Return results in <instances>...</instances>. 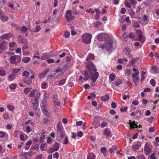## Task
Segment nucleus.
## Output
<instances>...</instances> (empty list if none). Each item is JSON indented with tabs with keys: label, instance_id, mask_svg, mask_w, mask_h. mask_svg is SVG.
Wrapping results in <instances>:
<instances>
[{
	"label": "nucleus",
	"instance_id": "obj_1",
	"mask_svg": "<svg viewBox=\"0 0 159 159\" xmlns=\"http://www.w3.org/2000/svg\"><path fill=\"white\" fill-rule=\"evenodd\" d=\"M86 69L84 71V79L87 80L91 78L92 81L95 83L99 76V73L96 72V67L91 61L85 62Z\"/></svg>",
	"mask_w": 159,
	"mask_h": 159
},
{
	"label": "nucleus",
	"instance_id": "obj_2",
	"mask_svg": "<svg viewBox=\"0 0 159 159\" xmlns=\"http://www.w3.org/2000/svg\"><path fill=\"white\" fill-rule=\"evenodd\" d=\"M40 95V92L39 90L37 91L35 97L32 98L31 99V102L33 104V108L35 110H36L39 106V99Z\"/></svg>",
	"mask_w": 159,
	"mask_h": 159
},
{
	"label": "nucleus",
	"instance_id": "obj_3",
	"mask_svg": "<svg viewBox=\"0 0 159 159\" xmlns=\"http://www.w3.org/2000/svg\"><path fill=\"white\" fill-rule=\"evenodd\" d=\"M57 129V135L58 137H60L61 138H64L66 135V134L63 128L61 122H58Z\"/></svg>",
	"mask_w": 159,
	"mask_h": 159
},
{
	"label": "nucleus",
	"instance_id": "obj_4",
	"mask_svg": "<svg viewBox=\"0 0 159 159\" xmlns=\"http://www.w3.org/2000/svg\"><path fill=\"white\" fill-rule=\"evenodd\" d=\"M83 42L86 43H89L91 42L92 35L88 33H85L82 36Z\"/></svg>",
	"mask_w": 159,
	"mask_h": 159
},
{
	"label": "nucleus",
	"instance_id": "obj_5",
	"mask_svg": "<svg viewBox=\"0 0 159 159\" xmlns=\"http://www.w3.org/2000/svg\"><path fill=\"white\" fill-rule=\"evenodd\" d=\"M21 57L18 55L11 56L10 57L11 62L13 64L17 65L21 60Z\"/></svg>",
	"mask_w": 159,
	"mask_h": 159
},
{
	"label": "nucleus",
	"instance_id": "obj_6",
	"mask_svg": "<svg viewBox=\"0 0 159 159\" xmlns=\"http://www.w3.org/2000/svg\"><path fill=\"white\" fill-rule=\"evenodd\" d=\"M152 149V146H150L148 143H146L144 148L145 154L146 155H148L151 152Z\"/></svg>",
	"mask_w": 159,
	"mask_h": 159
},
{
	"label": "nucleus",
	"instance_id": "obj_7",
	"mask_svg": "<svg viewBox=\"0 0 159 159\" xmlns=\"http://www.w3.org/2000/svg\"><path fill=\"white\" fill-rule=\"evenodd\" d=\"M108 37L107 34L105 33H101L98 35V39L100 41L106 40Z\"/></svg>",
	"mask_w": 159,
	"mask_h": 159
},
{
	"label": "nucleus",
	"instance_id": "obj_8",
	"mask_svg": "<svg viewBox=\"0 0 159 159\" xmlns=\"http://www.w3.org/2000/svg\"><path fill=\"white\" fill-rule=\"evenodd\" d=\"M66 18L67 21H69L74 19V17L72 15L71 12L70 10H67L66 11Z\"/></svg>",
	"mask_w": 159,
	"mask_h": 159
},
{
	"label": "nucleus",
	"instance_id": "obj_9",
	"mask_svg": "<svg viewBox=\"0 0 159 159\" xmlns=\"http://www.w3.org/2000/svg\"><path fill=\"white\" fill-rule=\"evenodd\" d=\"M137 35L139 38V40L141 42L143 43L145 40V39L142 36V32L141 31L137 30L136 31Z\"/></svg>",
	"mask_w": 159,
	"mask_h": 159
},
{
	"label": "nucleus",
	"instance_id": "obj_10",
	"mask_svg": "<svg viewBox=\"0 0 159 159\" xmlns=\"http://www.w3.org/2000/svg\"><path fill=\"white\" fill-rule=\"evenodd\" d=\"M112 43L111 40H107L106 41V48L107 51L110 50L112 47Z\"/></svg>",
	"mask_w": 159,
	"mask_h": 159
},
{
	"label": "nucleus",
	"instance_id": "obj_11",
	"mask_svg": "<svg viewBox=\"0 0 159 159\" xmlns=\"http://www.w3.org/2000/svg\"><path fill=\"white\" fill-rule=\"evenodd\" d=\"M12 34L11 33L4 34L2 35L1 36V39H9L12 36Z\"/></svg>",
	"mask_w": 159,
	"mask_h": 159
},
{
	"label": "nucleus",
	"instance_id": "obj_12",
	"mask_svg": "<svg viewBox=\"0 0 159 159\" xmlns=\"http://www.w3.org/2000/svg\"><path fill=\"white\" fill-rule=\"evenodd\" d=\"M103 134L106 135V137H108L111 136V131L109 130L108 128H105L103 130Z\"/></svg>",
	"mask_w": 159,
	"mask_h": 159
},
{
	"label": "nucleus",
	"instance_id": "obj_13",
	"mask_svg": "<svg viewBox=\"0 0 159 159\" xmlns=\"http://www.w3.org/2000/svg\"><path fill=\"white\" fill-rule=\"evenodd\" d=\"M59 148V143L57 142L55 143L53 145V149L51 148L50 150H53V151H52L51 152H53L55 151H57Z\"/></svg>",
	"mask_w": 159,
	"mask_h": 159
},
{
	"label": "nucleus",
	"instance_id": "obj_14",
	"mask_svg": "<svg viewBox=\"0 0 159 159\" xmlns=\"http://www.w3.org/2000/svg\"><path fill=\"white\" fill-rule=\"evenodd\" d=\"M94 56L93 54L91 53H89V55L86 58V60L87 62H88L89 61H91V60H94Z\"/></svg>",
	"mask_w": 159,
	"mask_h": 159
},
{
	"label": "nucleus",
	"instance_id": "obj_15",
	"mask_svg": "<svg viewBox=\"0 0 159 159\" xmlns=\"http://www.w3.org/2000/svg\"><path fill=\"white\" fill-rule=\"evenodd\" d=\"M129 125L130 127L132 129L137 128L138 127L137 125L135 123V122L134 121L132 122L130 120H129Z\"/></svg>",
	"mask_w": 159,
	"mask_h": 159
},
{
	"label": "nucleus",
	"instance_id": "obj_16",
	"mask_svg": "<svg viewBox=\"0 0 159 159\" xmlns=\"http://www.w3.org/2000/svg\"><path fill=\"white\" fill-rule=\"evenodd\" d=\"M148 20L147 16L146 15H144L143 17V20L140 21V23L143 24L145 23L146 24H147L148 23Z\"/></svg>",
	"mask_w": 159,
	"mask_h": 159
},
{
	"label": "nucleus",
	"instance_id": "obj_17",
	"mask_svg": "<svg viewBox=\"0 0 159 159\" xmlns=\"http://www.w3.org/2000/svg\"><path fill=\"white\" fill-rule=\"evenodd\" d=\"M24 82L27 84H30L32 83V80L30 79V78H25L24 79Z\"/></svg>",
	"mask_w": 159,
	"mask_h": 159
},
{
	"label": "nucleus",
	"instance_id": "obj_18",
	"mask_svg": "<svg viewBox=\"0 0 159 159\" xmlns=\"http://www.w3.org/2000/svg\"><path fill=\"white\" fill-rule=\"evenodd\" d=\"M66 80L64 79L62 80L56 82V85L58 86H61L64 84L66 82Z\"/></svg>",
	"mask_w": 159,
	"mask_h": 159
},
{
	"label": "nucleus",
	"instance_id": "obj_19",
	"mask_svg": "<svg viewBox=\"0 0 159 159\" xmlns=\"http://www.w3.org/2000/svg\"><path fill=\"white\" fill-rule=\"evenodd\" d=\"M46 133V132H44L40 133L39 134L40 135V142H43V139L45 138V134Z\"/></svg>",
	"mask_w": 159,
	"mask_h": 159
},
{
	"label": "nucleus",
	"instance_id": "obj_20",
	"mask_svg": "<svg viewBox=\"0 0 159 159\" xmlns=\"http://www.w3.org/2000/svg\"><path fill=\"white\" fill-rule=\"evenodd\" d=\"M6 47V43L3 41L0 44V49L2 50H5Z\"/></svg>",
	"mask_w": 159,
	"mask_h": 159
},
{
	"label": "nucleus",
	"instance_id": "obj_21",
	"mask_svg": "<svg viewBox=\"0 0 159 159\" xmlns=\"http://www.w3.org/2000/svg\"><path fill=\"white\" fill-rule=\"evenodd\" d=\"M109 98V96L108 95L106 94L104 96L101 97V100L103 102L107 101Z\"/></svg>",
	"mask_w": 159,
	"mask_h": 159
},
{
	"label": "nucleus",
	"instance_id": "obj_22",
	"mask_svg": "<svg viewBox=\"0 0 159 159\" xmlns=\"http://www.w3.org/2000/svg\"><path fill=\"white\" fill-rule=\"evenodd\" d=\"M96 156L93 153L89 154L87 156V159H95Z\"/></svg>",
	"mask_w": 159,
	"mask_h": 159
},
{
	"label": "nucleus",
	"instance_id": "obj_23",
	"mask_svg": "<svg viewBox=\"0 0 159 159\" xmlns=\"http://www.w3.org/2000/svg\"><path fill=\"white\" fill-rule=\"evenodd\" d=\"M95 11L96 12V15L95 16V19L98 20L99 19V15L100 14V10L98 9H95Z\"/></svg>",
	"mask_w": 159,
	"mask_h": 159
},
{
	"label": "nucleus",
	"instance_id": "obj_24",
	"mask_svg": "<svg viewBox=\"0 0 159 159\" xmlns=\"http://www.w3.org/2000/svg\"><path fill=\"white\" fill-rule=\"evenodd\" d=\"M101 152L103 154L104 156L105 157L107 155L106 151H107V148H106L105 147H103L101 148L100 150Z\"/></svg>",
	"mask_w": 159,
	"mask_h": 159
},
{
	"label": "nucleus",
	"instance_id": "obj_25",
	"mask_svg": "<svg viewBox=\"0 0 159 159\" xmlns=\"http://www.w3.org/2000/svg\"><path fill=\"white\" fill-rule=\"evenodd\" d=\"M22 61L25 63H28L30 60V57H24L22 58Z\"/></svg>",
	"mask_w": 159,
	"mask_h": 159
},
{
	"label": "nucleus",
	"instance_id": "obj_26",
	"mask_svg": "<svg viewBox=\"0 0 159 159\" xmlns=\"http://www.w3.org/2000/svg\"><path fill=\"white\" fill-rule=\"evenodd\" d=\"M129 48H125V53L126 54V55L128 56L129 57H132V56L130 54L129 52Z\"/></svg>",
	"mask_w": 159,
	"mask_h": 159
},
{
	"label": "nucleus",
	"instance_id": "obj_27",
	"mask_svg": "<svg viewBox=\"0 0 159 159\" xmlns=\"http://www.w3.org/2000/svg\"><path fill=\"white\" fill-rule=\"evenodd\" d=\"M138 113L139 114V116L142 115V113L140 111L137 110L135 111L132 112L131 113V115L133 116H134L137 115V114Z\"/></svg>",
	"mask_w": 159,
	"mask_h": 159
},
{
	"label": "nucleus",
	"instance_id": "obj_28",
	"mask_svg": "<svg viewBox=\"0 0 159 159\" xmlns=\"http://www.w3.org/2000/svg\"><path fill=\"white\" fill-rule=\"evenodd\" d=\"M117 146H113L111 148H110L109 150V152L110 153H114L115 151L117 149Z\"/></svg>",
	"mask_w": 159,
	"mask_h": 159
},
{
	"label": "nucleus",
	"instance_id": "obj_29",
	"mask_svg": "<svg viewBox=\"0 0 159 159\" xmlns=\"http://www.w3.org/2000/svg\"><path fill=\"white\" fill-rule=\"evenodd\" d=\"M5 75V70L2 68L0 67V75L4 76Z\"/></svg>",
	"mask_w": 159,
	"mask_h": 159
},
{
	"label": "nucleus",
	"instance_id": "obj_30",
	"mask_svg": "<svg viewBox=\"0 0 159 159\" xmlns=\"http://www.w3.org/2000/svg\"><path fill=\"white\" fill-rule=\"evenodd\" d=\"M133 80L135 85H137V84L139 82L140 79L139 77L137 76V77L134 78Z\"/></svg>",
	"mask_w": 159,
	"mask_h": 159
},
{
	"label": "nucleus",
	"instance_id": "obj_31",
	"mask_svg": "<svg viewBox=\"0 0 159 159\" xmlns=\"http://www.w3.org/2000/svg\"><path fill=\"white\" fill-rule=\"evenodd\" d=\"M35 91L36 90L35 89H33L30 92V93L28 95V96L29 97H34Z\"/></svg>",
	"mask_w": 159,
	"mask_h": 159
},
{
	"label": "nucleus",
	"instance_id": "obj_32",
	"mask_svg": "<svg viewBox=\"0 0 159 159\" xmlns=\"http://www.w3.org/2000/svg\"><path fill=\"white\" fill-rule=\"evenodd\" d=\"M116 78V76L114 74L111 73L109 75V79L111 81H113Z\"/></svg>",
	"mask_w": 159,
	"mask_h": 159
},
{
	"label": "nucleus",
	"instance_id": "obj_33",
	"mask_svg": "<svg viewBox=\"0 0 159 159\" xmlns=\"http://www.w3.org/2000/svg\"><path fill=\"white\" fill-rule=\"evenodd\" d=\"M40 107L42 110V111L45 109V110H47L46 108V104H44L43 102H42V103L40 104Z\"/></svg>",
	"mask_w": 159,
	"mask_h": 159
},
{
	"label": "nucleus",
	"instance_id": "obj_34",
	"mask_svg": "<svg viewBox=\"0 0 159 159\" xmlns=\"http://www.w3.org/2000/svg\"><path fill=\"white\" fill-rule=\"evenodd\" d=\"M151 69L153 70V73H156L159 72L157 67L155 66H153L152 67Z\"/></svg>",
	"mask_w": 159,
	"mask_h": 159
},
{
	"label": "nucleus",
	"instance_id": "obj_35",
	"mask_svg": "<svg viewBox=\"0 0 159 159\" xmlns=\"http://www.w3.org/2000/svg\"><path fill=\"white\" fill-rule=\"evenodd\" d=\"M108 125V123L107 122L103 121L101 124V126L102 128H103L107 126Z\"/></svg>",
	"mask_w": 159,
	"mask_h": 159
},
{
	"label": "nucleus",
	"instance_id": "obj_36",
	"mask_svg": "<svg viewBox=\"0 0 159 159\" xmlns=\"http://www.w3.org/2000/svg\"><path fill=\"white\" fill-rule=\"evenodd\" d=\"M1 19L2 22H5L7 21L8 20V18L7 16H3L1 17Z\"/></svg>",
	"mask_w": 159,
	"mask_h": 159
},
{
	"label": "nucleus",
	"instance_id": "obj_37",
	"mask_svg": "<svg viewBox=\"0 0 159 159\" xmlns=\"http://www.w3.org/2000/svg\"><path fill=\"white\" fill-rule=\"evenodd\" d=\"M122 83V81L120 79H119L117 80L115 82V84L116 86H118L119 85L121 84Z\"/></svg>",
	"mask_w": 159,
	"mask_h": 159
},
{
	"label": "nucleus",
	"instance_id": "obj_38",
	"mask_svg": "<svg viewBox=\"0 0 159 159\" xmlns=\"http://www.w3.org/2000/svg\"><path fill=\"white\" fill-rule=\"evenodd\" d=\"M106 41L104 43L100 44L99 46V47L103 49L104 48H106Z\"/></svg>",
	"mask_w": 159,
	"mask_h": 159
},
{
	"label": "nucleus",
	"instance_id": "obj_39",
	"mask_svg": "<svg viewBox=\"0 0 159 159\" xmlns=\"http://www.w3.org/2000/svg\"><path fill=\"white\" fill-rule=\"evenodd\" d=\"M29 75V72L27 70H25L22 73V75L25 77H27Z\"/></svg>",
	"mask_w": 159,
	"mask_h": 159
},
{
	"label": "nucleus",
	"instance_id": "obj_40",
	"mask_svg": "<svg viewBox=\"0 0 159 159\" xmlns=\"http://www.w3.org/2000/svg\"><path fill=\"white\" fill-rule=\"evenodd\" d=\"M43 112L45 114V116H47V117L48 118H50V115L48 112L47 111V110H45L44 109L43 111Z\"/></svg>",
	"mask_w": 159,
	"mask_h": 159
},
{
	"label": "nucleus",
	"instance_id": "obj_41",
	"mask_svg": "<svg viewBox=\"0 0 159 159\" xmlns=\"http://www.w3.org/2000/svg\"><path fill=\"white\" fill-rule=\"evenodd\" d=\"M22 51L23 55L27 56L28 55H29L30 53V52L28 50L23 49Z\"/></svg>",
	"mask_w": 159,
	"mask_h": 159
},
{
	"label": "nucleus",
	"instance_id": "obj_42",
	"mask_svg": "<svg viewBox=\"0 0 159 159\" xmlns=\"http://www.w3.org/2000/svg\"><path fill=\"white\" fill-rule=\"evenodd\" d=\"M135 35L134 33H129L128 35V37L131 39H132L135 37Z\"/></svg>",
	"mask_w": 159,
	"mask_h": 159
},
{
	"label": "nucleus",
	"instance_id": "obj_43",
	"mask_svg": "<svg viewBox=\"0 0 159 159\" xmlns=\"http://www.w3.org/2000/svg\"><path fill=\"white\" fill-rule=\"evenodd\" d=\"M43 123L45 124H49L50 122V120L47 118H44L43 119Z\"/></svg>",
	"mask_w": 159,
	"mask_h": 159
},
{
	"label": "nucleus",
	"instance_id": "obj_44",
	"mask_svg": "<svg viewBox=\"0 0 159 159\" xmlns=\"http://www.w3.org/2000/svg\"><path fill=\"white\" fill-rule=\"evenodd\" d=\"M31 88H25L24 90V92L26 94H27L31 90Z\"/></svg>",
	"mask_w": 159,
	"mask_h": 159
},
{
	"label": "nucleus",
	"instance_id": "obj_45",
	"mask_svg": "<svg viewBox=\"0 0 159 159\" xmlns=\"http://www.w3.org/2000/svg\"><path fill=\"white\" fill-rule=\"evenodd\" d=\"M137 158L138 159H145L146 157L143 154H142L140 155L137 156Z\"/></svg>",
	"mask_w": 159,
	"mask_h": 159
},
{
	"label": "nucleus",
	"instance_id": "obj_46",
	"mask_svg": "<svg viewBox=\"0 0 159 159\" xmlns=\"http://www.w3.org/2000/svg\"><path fill=\"white\" fill-rule=\"evenodd\" d=\"M139 74V72H135L132 75V77L133 79L134 78L137 77L138 75Z\"/></svg>",
	"mask_w": 159,
	"mask_h": 159
},
{
	"label": "nucleus",
	"instance_id": "obj_47",
	"mask_svg": "<svg viewBox=\"0 0 159 159\" xmlns=\"http://www.w3.org/2000/svg\"><path fill=\"white\" fill-rule=\"evenodd\" d=\"M14 75V74H13L10 75L8 77L9 80L10 81H12L14 80L15 79Z\"/></svg>",
	"mask_w": 159,
	"mask_h": 159
},
{
	"label": "nucleus",
	"instance_id": "obj_48",
	"mask_svg": "<svg viewBox=\"0 0 159 159\" xmlns=\"http://www.w3.org/2000/svg\"><path fill=\"white\" fill-rule=\"evenodd\" d=\"M70 35V33L69 31H66L64 34L63 36L66 38H69Z\"/></svg>",
	"mask_w": 159,
	"mask_h": 159
},
{
	"label": "nucleus",
	"instance_id": "obj_49",
	"mask_svg": "<svg viewBox=\"0 0 159 159\" xmlns=\"http://www.w3.org/2000/svg\"><path fill=\"white\" fill-rule=\"evenodd\" d=\"M132 25L134 27L139 28L140 26L137 22H134L132 23Z\"/></svg>",
	"mask_w": 159,
	"mask_h": 159
},
{
	"label": "nucleus",
	"instance_id": "obj_50",
	"mask_svg": "<svg viewBox=\"0 0 159 159\" xmlns=\"http://www.w3.org/2000/svg\"><path fill=\"white\" fill-rule=\"evenodd\" d=\"M135 61L134 59H132L131 61H129L128 66H130L134 63Z\"/></svg>",
	"mask_w": 159,
	"mask_h": 159
},
{
	"label": "nucleus",
	"instance_id": "obj_51",
	"mask_svg": "<svg viewBox=\"0 0 159 159\" xmlns=\"http://www.w3.org/2000/svg\"><path fill=\"white\" fill-rule=\"evenodd\" d=\"M16 44V43L15 42H10L9 43V46L10 48L14 47Z\"/></svg>",
	"mask_w": 159,
	"mask_h": 159
},
{
	"label": "nucleus",
	"instance_id": "obj_52",
	"mask_svg": "<svg viewBox=\"0 0 159 159\" xmlns=\"http://www.w3.org/2000/svg\"><path fill=\"white\" fill-rule=\"evenodd\" d=\"M48 56L47 55V54L44 53L42 55L41 59H45L48 58Z\"/></svg>",
	"mask_w": 159,
	"mask_h": 159
},
{
	"label": "nucleus",
	"instance_id": "obj_53",
	"mask_svg": "<svg viewBox=\"0 0 159 159\" xmlns=\"http://www.w3.org/2000/svg\"><path fill=\"white\" fill-rule=\"evenodd\" d=\"M111 106L112 108H115L117 106L116 104L114 102H113L111 104Z\"/></svg>",
	"mask_w": 159,
	"mask_h": 159
},
{
	"label": "nucleus",
	"instance_id": "obj_54",
	"mask_svg": "<svg viewBox=\"0 0 159 159\" xmlns=\"http://www.w3.org/2000/svg\"><path fill=\"white\" fill-rule=\"evenodd\" d=\"M59 154L57 152H56L53 154V157L54 158L58 159L59 157Z\"/></svg>",
	"mask_w": 159,
	"mask_h": 159
},
{
	"label": "nucleus",
	"instance_id": "obj_55",
	"mask_svg": "<svg viewBox=\"0 0 159 159\" xmlns=\"http://www.w3.org/2000/svg\"><path fill=\"white\" fill-rule=\"evenodd\" d=\"M16 85L15 84H11L10 86V88L11 89H14L16 88Z\"/></svg>",
	"mask_w": 159,
	"mask_h": 159
},
{
	"label": "nucleus",
	"instance_id": "obj_56",
	"mask_svg": "<svg viewBox=\"0 0 159 159\" xmlns=\"http://www.w3.org/2000/svg\"><path fill=\"white\" fill-rule=\"evenodd\" d=\"M28 30V28H27L25 26H23L21 29V30L22 32H26Z\"/></svg>",
	"mask_w": 159,
	"mask_h": 159
},
{
	"label": "nucleus",
	"instance_id": "obj_57",
	"mask_svg": "<svg viewBox=\"0 0 159 159\" xmlns=\"http://www.w3.org/2000/svg\"><path fill=\"white\" fill-rule=\"evenodd\" d=\"M12 126L11 125L7 124L6 126V128L7 130H9L11 129L12 128Z\"/></svg>",
	"mask_w": 159,
	"mask_h": 159
},
{
	"label": "nucleus",
	"instance_id": "obj_58",
	"mask_svg": "<svg viewBox=\"0 0 159 159\" xmlns=\"http://www.w3.org/2000/svg\"><path fill=\"white\" fill-rule=\"evenodd\" d=\"M101 24V23L99 22H97L94 24V25L95 27H98Z\"/></svg>",
	"mask_w": 159,
	"mask_h": 159
},
{
	"label": "nucleus",
	"instance_id": "obj_59",
	"mask_svg": "<svg viewBox=\"0 0 159 159\" xmlns=\"http://www.w3.org/2000/svg\"><path fill=\"white\" fill-rule=\"evenodd\" d=\"M156 14L157 15V16L156 18L157 19L159 18V9H157L155 11Z\"/></svg>",
	"mask_w": 159,
	"mask_h": 159
},
{
	"label": "nucleus",
	"instance_id": "obj_60",
	"mask_svg": "<svg viewBox=\"0 0 159 159\" xmlns=\"http://www.w3.org/2000/svg\"><path fill=\"white\" fill-rule=\"evenodd\" d=\"M150 83L152 86H154L155 85V81L154 79H152L150 80Z\"/></svg>",
	"mask_w": 159,
	"mask_h": 159
},
{
	"label": "nucleus",
	"instance_id": "obj_61",
	"mask_svg": "<svg viewBox=\"0 0 159 159\" xmlns=\"http://www.w3.org/2000/svg\"><path fill=\"white\" fill-rule=\"evenodd\" d=\"M155 153H153L150 155V159H157L155 156Z\"/></svg>",
	"mask_w": 159,
	"mask_h": 159
},
{
	"label": "nucleus",
	"instance_id": "obj_62",
	"mask_svg": "<svg viewBox=\"0 0 159 159\" xmlns=\"http://www.w3.org/2000/svg\"><path fill=\"white\" fill-rule=\"evenodd\" d=\"M130 3L133 5H135L137 3V2L135 0H130Z\"/></svg>",
	"mask_w": 159,
	"mask_h": 159
},
{
	"label": "nucleus",
	"instance_id": "obj_63",
	"mask_svg": "<svg viewBox=\"0 0 159 159\" xmlns=\"http://www.w3.org/2000/svg\"><path fill=\"white\" fill-rule=\"evenodd\" d=\"M26 130L28 133H30L31 132L32 129L30 128V126H28L26 127Z\"/></svg>",
	"mask_w": 159,
	"mask_h": 159
},
{
	"label": "nucleus",
	"instance_id": "obj_64",
	"mask_svg": "<svg viewBox=\"0 0 159 159\" xmlns=\"http://www.w3.org/2000/svg\"><path fill=\"white\" fill-rule=\"evenodd\" d=\"M24 155L22 156L21 159H30V158L26 156V153H25Z\"/></svg>",
	"mask_w": 159,
	"mask_h": 159
}]
</instances>
